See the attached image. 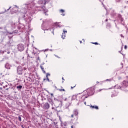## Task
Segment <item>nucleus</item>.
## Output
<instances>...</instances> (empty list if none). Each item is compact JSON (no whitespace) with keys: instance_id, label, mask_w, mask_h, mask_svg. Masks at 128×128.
I'll use <instances>...</instances> for the list:
<instances>
[{"instance_id":"obj_1","label":"nucleus","mask_w":128,"mask_h":128,"mask_svg":"<svg viewBox=\"0 0 128 128\" xmlns=\"http://www.w3.org/2000/svg\"><path fill=\"white\" fill-rule=\"evenodd\" d=\"M70 118L72 122H76L78 120V111L76 109L73 110V114L71 115Z\"/></svg>"},{"instance_id":"obj_2","label":"nucleus","mask_w":128,"mask_h":128,"mask_svg":"<svg viewBox=\"0 0 128 128\" xmlns=\"http://www.w3.org/2000/svg\"><path fill=\"white\" fill-rule=\"evenodd\" d=\"M48 100L49 102H50V104H54V106H56V108H58L60 106V102H62V101H60L56 99V98H54V103L52 102V100L49 98L48 99Z\"/></svg>"},{"instance_id":"obj_3","label":"nucleus","mask_w":128,"mask_h":128,"mask_svg":"<svg viewBox=\"0 0 128 128\" xmlns=\"http://www.w3.org/2000/svg\"><path fill=\"white\" fill-rule=\"evenodd\" d=\"M26 68H23L22 67V66H18L17 67V73L20 76H22L24 72V70H26Z\"/></svg>"},{"instance_id":"obj_4","label":"nucleus","mask_w":128,"mask_h":128,"mask_svg":"<svg viewBox=\"0 0 128 128\" xmlns=\"http://www.w3.org/2000/svg\"><path fill=\"white\" fill-rule=\"evenodd\" d=\"M17 49L19 52H22L24 50V46L22 44H19L18 45Z\"/></svg>"},{"instance_id":"obj_5","label":"nucleus","mask_w":128,"mask_h":128,"mask_svg":"<svg viewBox=\"0 0 128 128\" xmlns=\"http://www.w3.org/2000/svg\"><path fill=\"white\" fill-rule=\"evenodd\" d=\"M126 81H124L120 84V90H124V88H126Z\"/></svg>"},{"instance_id":"obj_6","label":"nucleus","mask_w":128,"mask_h":128,"mask_svg":"<svg viewBox=\"0 0 128 128\" xmlns=\"http://www.w3.org/2000/svg\"><path fill=\"white\" fill-rule=\"evenodd\" d=\"M64 32L62 34V40H64V38H66V32H68L66 31V30H63Z\"/></svg>"},{"instance_id":"obj_7","label":"nucleus","mask_w":128,"mask_h":128,"mask_svg":"<svg viewBox=\"0 0 128 128\" xmlns=\"http://www.w3.org/2000/svg\"><path fill=\"white\" fill-rule=\"evenodd\" d=\"M16 88L18 90H22V86L18 85V84H17L16 86Z\"/></svg>"},{"instance_id":"obj_8","label":"nucleus","mask_w":128,"mask_h":128,"mask_svg":"<svg viewBox=\"0 0 128 128\" xmlns=\"http://www.w3.org/2000/svg\"><path fill=\"white\" fill-rule=\"evenodd\" d=\"M64 100L66 101L68 104H72V98H66Z\"/></svg>"},{"instance_id":"obj_9","label":"nucleus","mask_w":128,"mask_h":128,"mask_svg":"<svg viewBox=\"0 0 128 128\" xmlns=\"http://www.w3.org/2000/svg\"><path fill=\"white\" fill-rule=\"evenodd\" d=\"M78 96L76 95H74L72 97V98H71V100H78Z\"/></svg>"},{"instance_id":"obj_10","label":"nucleus","mask_w":128,"mask_h":128,"mask_svg":"<svg viewBox=\"0 0 128 128\" xmlns=\"http://www.w3.org/2000/svg\"><path fill=\"white\" fill-rule=\"evenodd\" d=\"M44 108H50V104H48V103L46 102L45 103V104H44Z\"/></svg>"},{"instance_id":"obj_11","label":"nucleus","mask_w":128,"mask_h":128,"mask_svg":"<svg viewBox=\"0 0 128 128\" xmlns=\"http://www.w3.org/2000/svg\"><path fill=\"white\" fill-rule=\"evenodd\" d=\"M118 92L114 90L112 92V96H118Z\"/></svg>"},{"instance_id":"obj_12","label":"nucleus","mask_w":128,"mask_h":128,"mask_svg":"<svg viewBox=\"0 0 128 128\" xmlns=\"http://www.w3.org/2000/svg\"><path fill=\"white\" fill-rule=\"evenodd\" d=\"M18 12V8H13L12 10V12L16 13Z\"/></svg>"},{"instance_id":"obj_13","label":"nucleus","mask_w":128,"mask_h":128,"mask_svg":"<svg viewBox=\"0 0 128 128\" xmlns=\"http://www.w3.org/2000/svg\"><path fill=\"white\" fill-rule=\"evenodd\" d=\"M90 108H95V110H98V106H90Z\"/></svg>"},{"instance_id":"obj_14","label":"nucleus","mask_w":128,"mask_h":128,"mask_svg":"<svg viewBox=\"0 0 128 128\" xmlns=\"http://www.w3.org/2000/svg\"><path fill=\"white\" fill-rule=\"evenodd\" d=\"M27 58L28 60H30V58H34V57L31 56H30V54H28Z\"/></svg>"},{"instance_id":"obj_15","label":"nucleus","mask_w":128,"mask_h":128,"mask_svg":"<svg viewBox=\"0 0 128 128\" xmlns=\"http://www.w3.org/2000/svg\"><path fill=\"white\" fill-rule=\"evenodd\" d=\"M91 90H88V96H92V94H94V93L92 92H91Z\"/></svg>"},{"instance_id":"obj_16","label":"nucleus","mask_w":128,"mask_h":128,"mask_svg":"<svg viewBox=\"0 0 128 128\" xmlns=\"http://www.w3.org/2000/svg\"><path fill=\"white\" fill-rule=\"evenodd\" d=\"M118 18L121 22H124V18H122V15H119Z\"/></svg>"},{"instance_id":"obj_17","label":"nucleus","mask_w":128,"mask_h":128,"mask_svg":"<svg viewBox=\"0 0 128 128\" xmlns=\"http://www.w3.org/2000/svg\"><path fill=\"white\" fill-rule=\"evenodd\" d=\"M57 90H59V92H66V90L64 88H62V89L58 88Z\"/></svg>"},{"instance_id":"obj_18","label":"nucleus","mask_w":128,"mask_h":128,"mask_svg":"<svg viewBox=\"0 0 128 128\" xmlns=\"http://www.w3.org/2000/svg\"><path fill=\"white\" fill-rule=\"evenodd\" d=\"M41 70H42L44 74H46V70H44V67L42 66H40Z\"/></svg>"},{"instance_id":"obj_19","label":"nucleus","mask_w":128,"mask_h":128,"mask_svg":"<svg viewBox=\"0 0 128 128\" xmlns=\"http://www.w3.org/2000/svg\"><path fill=\"white\" fill-rule=\"evenodd\" d=\"M124 68V64L121 63L120 64V68Z\"/></svg>"},{"instance_id":"obj_20","label":"nucleus","mask_w":128,"mask_h":128,"mask_svg":"<svg viewBox=\"0 0 128 128\" xmlns=\"http://www.w3.org/2000/svg\"><path fill=\"white\" fill-rule=\"evenodd\" d=\"M23 18H24V20H26V14H24L23 16H22Z\"/></svg>"},{"instance_id":"obj_21","label":"nucleus","mask_w":128,"mask_h":128,"mask_svg":"<svg viewBox=\"0 0 128 128\" xmlns=\"http://www.w3.org/2000/svg\"><path fill=\"white\" fill-rule=\"evenodd\" d=\"M18 120L20 122H22V117H20V116H19L18 117Z\"/></svg>"},{"instance_id":"obj_22","label":"nucleus","mask_w":128,"mask_h":128,"mask_svg":"<svg viewBox=\"0 0 128 128\" xmlns=\"http://www.w3.org/2000/svg\"><path fill=\"white\" fill-rule=\"evenodd\" d=\"M112 79H111V78H110V79H107V80H106V82H108H108H112Z\"/></svg>"},{"instance_id":"obj_23","label":"nucleus","mask_w":128,"mask_h":128,"mask_svg":"<svg viewBox=\"0 0 128 128\" xmlns=\"http://www.w3.org/2000/svg\"><path fill=\"white\" fill-rule=\"evenodd\" d=\"M50 76V73H47L46 74V78H48V76Z\"/></svg>"},{"instance_id":"obj_24","label":"nucleus","mask_w":128,"mask_h":128,"mask_svg":"<svg viewBox=\"0 0 128 128\" xmlns=\"http://www.w3.org/2000/svg\"><path fill=\"white\" fill-rule=\"evenodd\" d=\"M93 44H98V43L95 42H92Z\"/></svg>"},{"instance_id":"obj_25","label":"nucleus","mask_w":128,"mask_h":128,"mask_svg":"<svg viewBox=\"0 0 128 128\" xmlns=\"http://www.w3.org/2000/svg\"><path fill=\"white\" fill-rule=\"evenodd\" d=\"M60 12H64V10H62V9H61V10H60Z\"/></svg>"},{"instance_id":"obj_26","label":"nucleus","mask_w":128,"mask_h":128,"mask_svg":"<svg viewBox=\"0 0 128 128\" xmlns=\"http://www.w3.org/2000/svg\"><path fill=\"white\" fill-rule=\"evenodd\" d=\"M124 48L125 50H126V48H128V46H126V45L124 46Z\"/></svg>"},{"instance_id":"obj_27","label":"nucleus","mask_w":128,"mask_h":128,"mask_svg":"<svg viewBox=\"0 0 128 128\" xmlns=\"http://www.w3.org/2000/svg\"><path fill=\"white\" fill-rule=\"evenodd\" d=\"M50 94L51 96H52V98H54V94L51 93V94Z\"/></svg>"},{"instance_id":"obj_28","label":"nucleus","mask_w":128,"mask_h":128,"mask_svg":"<svg viewBox=\"0 0 128 128\" xmlns=\"http://www.w3.org/2000/svg\"><path fill=\"white\" fill-rule=\"evenodd\" d=\"M46 78L47 80H48V82H50V78H48V77H46Z\"/></svg>"},{"instance_id":"obj_29","label":"nucleus","mask_w":128,"mask_h":128,"mask_svg":"<svg viewBox=\"0 0 128 128\" xmlns=\"http://www.w3.org/2000/svg\"><path fill=\"white\" fill-rule=\"evenodd\" d=\"M37 60H40V56H38Z\"/></svg>"},{"instance_id":"obj_30","label":"nucleus","mask_w":128,"mask_h":128,"mask_svg":"<svg viewBox=\"0 0 128 128\" xmlns=\"http://www.w3.org/2000/svg\"><path fill=\"white\" fill-rule=\"evenodd\" d=\"M52 30V28H50L47 30Z\"/></svg>"},{"instance_id":"obj_31","label":"nucleus","mask_w":128,"mask_h":128,"mask_svg":"<svg viewBox=\"0 0 128 128\" xmlns=\"http://www.w3.org/2000/svg\"><path fill=\"white\" fill-rule=\"evenodd\" d=\"M76 88V86H74V87L71 86V88H72H72Z\"/></svg>"},{"instance_id":"obj_32","label":"nucleus","mask_w":128,"mask_h":128,"mask_svg":"<svg viewBox=\"0 0 128 128\" xmlns=\"http://www.w3.org/2000/svg\"><path fill=\"white\" fill-rule=\"evenodd\" d=\"M71 128H75V126H71Z\"/></svg>"},{"instance_id":"obj_33","label":"nucleus","mask_w":128,"mask_h":128,"mask_svg":"<svg viewBox=\"0 0 128 128\" xmlns=\"http://www.w3.org/2000/svg\"><path fill=\"white\" fill-rule=\"evenodd\" d=\"M10 8H12V7L10 6V7L9 8H8V9L7 10H10Z\"/></svg>"},{"instance_id":"obj_34","label":"nucleus","mask_w":128,"mask_h":128,"mask_svg":"<svg viewBox=\"0 0 128 128\" xmlns=\"http://www.w3.org/2000/svg\"><path fill=\"white\" fill-rule=\"evenodd\" d=\"M7 54H10V52H7Z\"/></svg>"},{"instance_id":"obj_35","label":"nucleus","mask_w":128,"mask_h":128,"mask_svg":"<svg viewBox=\"0 0 128 128\" xmlns=\"http://www.w3.org/2000/svg\"><path fill=\"white\" fill-rule=\"evenodd\" d=\"M122 0H116V2H120Z\"/></svg>"},{"instance_id":"obj_36","label":"nucleus","mask_w":128,"mask_h":128,"mask_svg":"<svg viewBox=\"0 0 128 128\" xmlns=\"http://www.w3.org/2000/svg\"><path fill=\"white\" fill-rule=\"evenodd\" d=\"M4 51H0L1 54H4Z\"/></svg>"},{"instance_id":"obj_37","label":"nucleus","mask_w":128,"mask_h":128,"mask_svg":"<svg viewBox=\"0 0 128 128\" xmlns=\"http://www.w3.org/2000/svg\"><path fill=\"white\" fill-rule=\"evenodd\" d=\"M62 14V16H65V14Z\"/></svg>"},{"instance_id":"obj_38","label":"nucleus","mask_w":128,"mask_h":128,"mask_svg":"<svg viewBox=\"0 0 128 128\" xmlns=\"http://www.w3.org/2000/svg\"><path fill=\"white\" fill-rule=\"evenodd\" d=\"M52 32L53 34H54V29H52Z\"/></svg>"},{"instance_id":"obj_39","label":"nucleus","mask_w":128,"mask_h":128,"mask_svg":"<svg viewBox=\"0 0 128 128\" xmlns=\"http://www.w3.org/2000/svg\"><path fill=\"white\" fill-rule=\"evenodd\" d=\"M36 53H34V52H32V54H33L36 55Z\"/></svg>"},{"instance_id":"obj_40","label":"nucleus","mask_w":128,"mask_h":128,"mask_svg":"<svg viewBox=\"0 0 128 128\" xmlns=\"http://www.w3.org/2000/svg\"><path fill=\"white\" fill-rule=\"evenodd\" d=\"M102 4L103 6H104V4L103 2H102Z\"/></svg>"},{"instance_id":"obj_41","label":"nucleus","mask_w":128,"mask_h":128,"mask_svg":"<svg viewBox=\"0 0 128 128\" xmlns=\"http://www.w3.org/2000/svg\"><path fill=\"white\" fill-rule=\"evenodd\" d=\"M126 78L128 80V76H126Z\"/></svg>"},{"instance_id":"obj_42","label":"nucleus","mask_w":128,"mask_h":128,"mask_svg":"<svg viewBox=\"0 0 128 128\" xmlns=\"http://www.w3.org/2000/svg\"><path fill=\"white\" fill-rule=\"evenodd\" d=\"M62 80H64V77H62Z\"/></svg>"},{"instance_id":"obj_43","label":"nucleus","mask_w":128,"mask_h":128,"mask_svg":"<svg viewBox=\"0 0 128 128\" xmlns=\"http://www.w3.org/2000/svg\"><path fill=\"white\" fill-rule=\"evenodd\" d=\"M47 92H48V94H50V92H48V90H47Z\"/></svg>"},{"instance_id":"obj_44","label":"nucleus","mask_w":128,"mask_h":128,"mask_svg":"<svg viewBox=\"0 0 128 128\" xmlns=\"http://www.w3.org/2000/svg\"><path fill=\"white\" fill-rule=\"evenodd\" d=\"M121 36H122V38H124V36H122V34H121Z\"/></svg>"},{"instance_id":"obj_45","label":"nucleus","mask_w":128,"mask_h":128,"mask_svg":"<svg viewBox=\"0 0 128 128\" xmlns=\"http://www.w3.org/2000/svg\"><path fill=\"white\" fill-rule=\"evenodd\" d=\"M56 58H60V57H58V56H56Z\"/></svg>"},{"instance_id":"obj_46","label":"nucleus","mask_w":128,"mask_h":128,"mask_svg":"<svg viewBox=\"0 0 128 128\" xmlns=\"http://www.w3.org/2000/svg\"><path fill=\"white\" fill-rule=\"evenodd\" d=\"M106 22H108V19H106Z\"/></svg>"},{"instance_id":"obj_47","label":"nucleus","mask_w":128,"mask_h":128,"mask_svg":"<svg viewBox=\"0 0 128 128\" xmlns=\"http://www.w3.org/2000/svg\"><path fill=\"white\" fill-rule=\"evenodd\" d=\"M0 28L2 30V27H0Z\"/></svg>"},{"instance_id":"obj_48","label":"nucleus","mask_w":128,"mask_h":128,"mask_svg":"<svg viewBox=\"0 0 128 128\" xmlns=\"http://www.w3.org/2000/svg\"><path fill=\"white\" fill-rule=\"evenodd\" d=\"M82 41H80V43L82 44Z\"/></svg>"},{"instance_id":"obj_49","label":"nucleus","mask_w":128,"mask_h":128,"mask_svg":"<svg viewBox=\"0 0 128 128\" xmlns=\"http://www.w3.org/2000/svg\"><path fill=\"white\" fill-rule=\"evenodd\" d=\"M44 8V6H42V8Z\"/></svg>"},{"instance_id":"obj_50","label":"nucleus","mask_w":128,"mask_h":128,"mask_svg":"<svg viewBox=\"0 0 128 128\" xmlns=\"http://www.w3.org/2000/svg\"><path fill=\"white\" fill-rule=\"evenodd\" d=\"M64 126H66V124H64Z\"/></svg>"},{"instance_id":"obj_51","label":"nucleus","mask_w":128,"mask_h":128,"mask_svg":"<svg viewBox=\"0 0 128 128\" xmlns=\"http://www.w3.org/2000/svg\"><path fill=\"white\" fill-rule=\"evenodd\" d=\"M97 82V84H98V82Z\"/></svg>"},{"instance_id":"obj_52","label":"nucleus","mask_w":128,"mask_h":128,"mask_svg":"<svg viewBox=\"0 0 128 128\" xmlns=\"http://www.w3.org/2000/svg\"><path fill=\"white\" fill-rule=\"evenodd\" d=\"M127 4H128V0L127 1Z\"/></svg>"},{"instance_id":"obj_53","label":"nucleus","mask_w":128,"mask_h":128,"mask_svg":"<svg viewBox=\"0 0 128 128\" xmlns=\"http://www.w3.org/2000/svg\"><path fill=\"white\" fill-rule=\"evenodd\" d=\"M61 88H62V86H61Z\"/></svg>"},{"instance_id":"obj_54","label":"nucleus","mask_w":128,"mask_h":128,"mask_svg":"<svg viewBox=\"0 0 128 128\" xmlns=\"http://www.w3.org/2000/svg\"><path fill=\"white\" fill-rule=\"evenodd\" d=\"M86 104V102H84V104Z\"/></svg>"},{"instance_id":"obj_55","label":"nucleus","mask_w":128,"mask_h":128,"mask_svg":"<svg viewBox=\"0 0 128 128\" xmlns=\"http://www.w3.org/2000/svg\"><path fill=\"white\" fill-rule=\"evenodd\" d=\"M64 124H66V123H65Z\"/></svg>"},{"instance_id":"obj_56","label":"nucleus","mask_w":128,"mask_h":128,"mask_svg":"<svg viewBox=\"0 0 128 128\" xmlns=\"http://www.w3.org/2000/svg\"><path fill=\"white\" fill-rule=\"evenodd\" d=\"M44 80H46V79H44Z\"/></svg>"},{"instance_id":"obj_57","label":"nucleus","mask_w":128,"mask_h":128,"mask_svg":"<svg viewBox=\"0 0 128 128\" xmlns=\"http://www.w3.org/2000/svg\"><path fill=\"white\" fill-rule=\"evenodd\" d=\"M24 76H26V73H24Z\"/></svg>"},{"instance_id":"obj_58","label":"nucleus","mask_w":128,"mask_h":128,"mask_svg":"<svg viewBox=\"0 0 128 128\" xmlns=\"http://www.w3.org/2000/svg\"><path fill=\"white\" fill-rule=\"evenodd\" d=\"M24 58V57L22 58Z\"/></svg>"},{"instance_id":"obj_59","label":"nucleus","mask_w":128,"mask_h":128,"mask_svg":"<svg viewBox=\"0 0 128 128\" xmlns=\"http://www.w3.org/2000/svg\"><path fill=\"white\" fill-rule=\"evenodd\" d=\"M64 82V81H63V82Z\"/></svg>"},{"instance_id":"obj_60","label":"nucleus","mask_w":128,"mask_h":128,"mask_svg":"<svg viewBox=\"0 0 128 128\" xmlns=\"http://www.w3.org/2000/svg\"><path fill=\"white\" fill-rule=\"evenodd\" d=\"M58 112H60V110H59V111H58Z\"/></svg>"}]
</instances>
